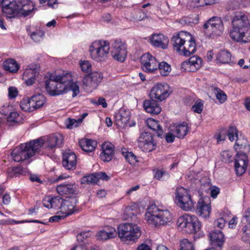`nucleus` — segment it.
I'll return each mask as SVG.
<instances>
[{
    "instance_id": "nucleus-1",
    "label": "nucleus",
    "mask_w": 250,
    "mask_h": 250,
    "mask_svg": "<svg viewBox=\"0 0 250 250\" xmlns=\"http://www.w3.org/2000/svg\"><path fill=\"white\" fill-rule=\"evenodd\" d=\"M45 88L47 93L51 96L61 95L68 91H72L73 97L80 92L79 86L76 83L73 82L70 72L63 73L61 75H52L45 82Z\"/></svg>"
},
{
    "instance_id": "nucleus-2",
    "label": "nucleus",
    "mask_w": 250,
    "mask_h": 250,
    "mask_svg": "<svg viewBox=\"0 0 250 250\" xmlns=\"http://www.w3.org/2000/svg\"><path fill=\"white\" fill-rule=\"evenodd\" d=\"M231 25L232 28L229 34L233 41L244 43L250 42V22L245 12H234Z\"/></svg>"
},
{
    "instance_id": "nucleus-3",
    "label": "nucleus",
    "mask_w": 250,
    "mask_h": 250,
    "mask_svg": "<svg viewBox=\"0 0 250 250\" xmlns=\"http://www.w3.org/2000/svg\"><path fill=\"white\" fill-rule=\"evenodd\" d=\"M1 4L3 14L8 18L26 17L34 9L29 0H2Z\"/></svg>"
},
{
    "instance_id": "nucleus-4",
    "label": "nucleus",
    "mask_w": 250,
    "mask_h": 250,
    "mask_svg": "<svg viewBox=\"0 0 250 250\" xmlns=\"http://www.w3.org/2000/svg\"><path fill=\"white\" fill-rule=\"evenodd\" d=\"M39 140L30 141L28 143L22 144L15 148L11 152V156L15 162H20L38 153L39 147L41 146Z\"/></svg>"
},
{
    "instance_id": "nucleus-5",
    "label": "nucleus",
    "mask_w": 250,
    "mask_h": 250,
    "mask_svg": "<svg viewBox=\"0 0 250 250\" xmlns=\"http://www.w3.org/2000/svg\"><path fill=\"white\" fill-rule=\"evenodd\" d=\"M119 237L123 241H135L141 236L139 227L133 223H122L118 227Z\"/></svg>"
},
{
    "instance_id": "nucleus-6",
    "label": "nucleus",
    "mask_w": 250,
    "mask_h": 250,
    "mask_svg": "<svg viewBox=\"0 0 250 250\" xmlns=\"http://www.w3.org/2000/svg\"><path fill=\"white\" fill-rule=\"evenodd\" d=\"M109 49V43L108 42L95 41L89 46L90 56L96 62H101L107 57Z\"/></svg>"
},
{
    "instance_id": "nucleus-7",
    "label": "nucleus",
    "mask_w": 250,
    "mask_h": 250,
    "mask_svg": "<svg viewBox=\"0 0 250 250\" xmlns=\"http://www.w3.org/2000/svg\"><path fill=\"white\" fill-rule=\"evenodd\" d=\"M203 29L206 36L209 38L220 36L224 29L223 21L220 18L212 17L204 24Z\"/></svg>"
},
{
    "instance_id": "nucleus-8",
    "label": "nucleus",
    "mask_w": 250,
    "mask_h": 250,
    "mask_svg": "<svg viewBox=\"0 0 250 250\" xmlns=\"http://www.w3.org/2000/svg\"><path fill=\"white\" fill-rule=\"evenodd\" d=\"M178 226L188 233H195L200 229L201 225L197 218L194 215L185 214L179 217Z\"/></svg>"
},
{
    "instance_id": "nucleus-9",
    "label": "nucleus",
    "mask_w": 250,
    "mask_h": 250,
    "mask_svg": "<svg viewBox=\"0 0 250 250\" xmlns=\"http://www.w3.org/2000/svg\"><path fill=\"white\" fill-rule=\"evenodd\" d=\"M175 202L180 208L186 211L191 210L194 204L188 190L183 187L176 188Z\"/></svg>"
},
{
    "instance_id": "nucleus-10",
    "label": "nucleus",
    "mask_w": 250,
    "mask_h": 250,
    "mask_svg": "<svg viewBox=\"0 0 250 250\" xmlns=\"http://www.w3.org/2000/svg\"><path fill=\"white\" fill-rule=\"evenodd\" d=\"M41 143V146L39 147L38 153L40 152V148H42L44 150L43 153H51L54 152L56 147H60L62 144L63 139V136L61 134L52 135L48 136L45 141L42 139H38Z\"/></svg>"
},
{
    "instance_id": "nucleus-11",
    "label": "nucleus",
    "mask_w": 250,
    "mask_h": 250,
    "mask_svg": "<svg viewBox=\"0 0 250 250\" xmlns=\"http://www.w3.org/2000/svg\"><path fill=\"white\" fill-rule=\"evenodd\" d=\"M169 85L167 83H157L151 88L150 92L151 99L161 102L169 97L171 93Z\"/></svg>"
},
{
    "instance_id": "nucleus-12",
    "label": "nucleus",
    "mask_w": 250,
    "mask_h": 250,
    "mask_svg": "<svg viewBox=\"0 0 250 250\" xmlns=\"http://www.w3.org/2000/svg\"><path fill=\"white\" fill-rule=\"evenodd\" d=\"M145 219L149 224L154 227L161 226V208L156 205L149 206L145 213Z\"/></svg>"
},
{
    "instance_id": "nucleus-13",
    "label": "nucleus",
    "mask_w": 250,
    "mask_h": 250,
    "mask_svg": "<svg viewBox=\"0 0 250 250\" xmlns=\"http://www.w3.org/2000/svg\"><path fill=\"white\" fill-rule=\"evenodd\" d=\"M111 54L114 60L123 62L127 55L126 46L125 42L120 39L114 40L111 44Z\"/></svg>"
},
{
    "instance_id": "nucleus-14",
    "label": "nucleus",
    "mask_w": 250,
    "mask_h": 250,
    "mask_svg": "<svg viewBox=\"0 0 250 250\" xmlns=\"http://www.w3.org/2000/svg\"><path fill=\"white\" fill-rule=\"evenodd\" d=\"M138 146L144 152H149L156 148L152 135L148 132L142 133L137 140Z\"/></svg>"
},
{
    "instance_id": "nucleus-15",
    "label": "nucleus",
    "mask_w": 250,
    "mask_h": 250,
    "mask_svg": "<svg viewBox=\"0 0 250 250\" xmlns=\"http://www.w3.org/2000/svg\"><path fill=\"white\" fill-rule=\"evenodd\" d=\"M141 62L142 69L148 73H155L158 71V63L156 58L149 53L142 56Z\"/></svg>"
},
{
    "instance_id": "nucleus-16",
    "label": "nucleus",
    "mask_w": 250,
    "mask_h": 250,
    "mask_svg": "<svg viewBox=\"0 0 250 250\" xmlns=\"http://www.w3.org/2000/svg\"><path fill=\"white\" fill-rule=\"evenodd\" d=\"M40 68V65L37 63H31L25 68L22 79L27 85H31L34 83L35 78L39 74Z\"/></svg>"
},
{
    "instance_id": "nucleus-17",
    "label": "nucleus",
    "mask_w": 250,
    "mask_h": 250,
    "mask_svg": "<svg viewBox=\"0 0 250 250\" xmlns=\"http://www.w3.org/2000/svg\"><path fill=\"white\" fill-rule=\"evenodd\" d=\"M102 75L97 72H94L84 77L83 84L87 90H92L97 88L102 79Z\"/></svg>"
},
{
    "instance_id": "nucleus-18",
    "label": "nucleus",
    "mask_w": 250,
    "mask_h": 250,
    "mask_svg": "<svg viewBox=\"0 0 250 250\" xmlns=\"http://www.w3.org/2000/svg\"><path fill=\"white\" fill-rule=\"evenodd\" d=\"M77 200L75 197H66L63 199V203L60 207V212L66 217L73 213L75 211V207Z\"/></svg>"
},
{
    "instance_id": "nucleus-19",
    "label": "nucleus",
    "mask_w": 250,
    "mask_h": 250,
    "mask_svg": "<svg viewBox=\"0 0 250 250\" xmlns=\"http://www.w3.org/2000/svg\"><path fill=\"white\" fill-rule=\"evenodd\" d=\"M202 62L201 58L194 56L183 62L181 63V68L184 71L194 72L201 67Z\"/></svg>"
},
{
    "instance_id": "nucleus-20",
    "label": "nucleus",
    "mask_w": 250,
    "mask_h": 250,
    "mask_svg": "<svg viewBox=\"0 0 250 250\" xmlns=\"http://www.w3.org/2000/svg\"><path fill=\"white\" fill-rule=\"evenodd\" d=\"M211 211V205L209 198L205 197L200 198L197 206V212L198 214L203 218L209 216Z\"/></svg>"
},
{
    "instance_id": "nucleus-21",
    "label": "nucleus",
    "mask_w": 250,
    "mask_h": 250,
    "mask_svg": "<svg viewBox=\"0 0 250 250\" xmlns=\"http://www.w3.org/2000/svg\"><path fill=\"white\" fill-rule=\"evenodd\" d=\"M248 166V157L244 153L237 155L235 160L234 167L236 174L241 176L246 171Z\"/></svg>"
},
{
    "instance_id": "nucleus-22",
    "label": "nucleus",
    "mask_w": 250,
    "mask_h": 250,
    "mask_svg": "<svg viewBox=\"0 0 250 250\" xmlns=\"http://www.w3.org/2000/svg\"><path fill=\"white\" fill-rule=\"evenodd\" d=\"M210 243L214 248H221L225 242L224 235L220 230H213L208 234Z\"/></svg>"
},
{
    "instance_id": "nucleus-23",
    "label": "nucleus",
    "mask_w": 250,
    "mask_h": 250,
    "mask_svg": "<svg viewBox=\"0 0 250 250\" xmlns=\"http://www.w3.org/2000/svg\"><path fill=\"white\" fill-rule=\"evenodd\" d=\"M77 163V157L74 152L68 151L63 153L62 164L66 169L74 170L76 167Z\"/></svg>"
},
{
    "instance_id": "nucleus-24",
    "label": "nucleus",
    "mask_w": 250,
    "mask_h": 250,
    "mask_svg": "<svg viewBox=\"0 0 250 250\" xmlns=\"http://www.w3.org/2000/svg\"><path fill=\"white\" fill-rule=\"evenodd\" d=\"M185 41L181 54L185 56H189L195 52L196 43L194 38L189 33H188Z\"/></svg>"
},
{
    "instance_id": "nucleus-25",
    "label": "nucleus",
    "mask_w": 250,
    "mask_h": 250,
    "mask_svg": "<svg viewBox=\"0 0 250 250\" xmlns=\"http://www.w3.org/2000/svg\"><path fill=\"white\" fill-rule=\"evenodd\" d=\"M117 232L115 229L110 226H105L97 232L96 237L99 240H106L115 237Z\"/></svg>"
},
{
    "instance_id": "nucleus-26",
    "label": "nucleus",
    "mask_w": 250,
    "mask_h": 250,
    "mask_svg": "<svg viewBox=\"0 0 250 250\" xmlns=\"http://www.w3.org/2000/svg\"><path fill=\"white\" fill-rule=\"evenodd\" d=\"M188 33L185 31H181L172 37L171 42L175 50L181 53Z\"/></svg>"
},
{
    "instance_id": "nucleus-27",
    "label": "nucleus",
    "mask_w": 250,
    "mask_h": 250,
    "mask_svg": "<svg viewBox=\"0 0 250 250\" xmlns=\"http://www.w3.org/2000/svg\"><path fill=\"white\" fill-rule=\"evenodd\" d=\"M102 152L100 154L101 159L104 162H109L112 158L114 146L110 142H104L102 145Z\"/></svg>"
},
{
    "instance_id": "nucleus-28",
    "label": "nucleus",
    "mask_w": 250,
    "mask_h": 250,
    "mask_svg": "<svg viewBox=\"0 0 250 250\" xmlns=\"http://www.w3.org/2000/svg\"><path fill=\"white\" fill-rule=\"evenodd\" d=\"M152 45L154 46L166 49L168 44L169 40L167 37L162 34H153L150 39Z\"/></svg>"
},
{
    "instance_id": "nucleus-29",
    "label": "nucleus",
    "mask_w": 250,
    "mask_h": 250,
    "mask_svg": "<svg viewBox=\"0 0 250 250\" xmlns=\"http://www.w3.org/2000/svg\"><path fill=\"white\" fill-rule=\"evenodd\" d=\"M143 106L145 110L150 114H158L161 111V106L156 101L154 100V99L145 100Z\"/></svg>"
},
{
    "instance_id": "nucleus-30",
    "label": "nucleus",
    "mask_w": 250,
    "mask_h": 250,
    "mask_svg": "<svg viewBox=\"0 0 250 250\" xmlns=\"http://www.w3.org/2000/svg\"><path fill=\"white\" fill-rule=\"evenodd\" d=\"M189 129L188 124L186 122L178 124L173 129H171L177 138H183L188 133Z\"/></svg>"
},
{
    "instance_id": "nucleus-31",
    "label": "nucleus",
    "mask_w": 250,
    "mask_h": 250,
    "mask_svg": "<svg viewBox=\"0 0 250 250\" xmlns=\"http://www.w3.org/2000/svg\"><path fill=\"white\" fill-rule=\"evenodd\" d=\"M77 189V185L73 184H62L57 188L58 193L60 195L73 194Z\"/></svg>"
},
{
    "instance_id": "nucleus-32",
    "label": "nucleus",
    "mask_w": 250,
    "mask_h": 250,
    "mask_svg": "<svg viewBox=\"0 0 250 250\" xmlns=\"http://www.w3.org/2000/svg\"><path fill=\"white\" fill-rule=\"evenodd\" d=\"M79 145L83 150L85 152H92L97 146V142L88 139H82L79 142Z\"/></svg>"
},
{
    "instance_id": "nucleus-33",
    "label": "nucleus",
    "mask_w": 250,
    "mask_h": 250,
    "mask_svg": "<svg viewBox=\"0 0 250 250\" xmlns=\"http://www.w3.org/2000/svg\"><path fill=\"white\" fill-rule=\"evenodd\" d=\"M31 105L35 108V110L42 106L45 103V97L42 94L34 95L30 98Z\"/></svg>"
},
{
    "instance_id": "nucleus-34",
    "label": "nucleus",
    "mask_w": 250,
    "mask_h": 250,
    "mask_svg": "<svg viewBox=\"0 0 250 250\" xmlns=\"http://www.w3.org/2000/svg\"><path fill=\"white\" fill-rule=\"evenodd\" d=\"M216 60L220 63H234L233 60H231V55L227 50H222L216 55Z\"/></svg>"
},
{
    "instance_id": "nucleus-35",
    "label": "nucleus",
    "mask_w": 250,
    "mask_h": 250,
    "mask_svg": "<svg viewBox=\"0 0 250 250\" xmlns=\"http://www.w3.org/2000/svg\"><path fill=\"white\" fill-rule=\"evenodd\" d=\"M149 128L156 131L157 135L159 137H162L163 131L159 123L152 118H149L146 121Z\"/></svg>"
},
{
    "instance_id": "nucleus-36",
    "label": "nucleus",
    "mask_w": 250,
    "mask_h": 250,
    "mask_svg": "<svg viewBox=\"0 0 250 250\" xmlns=\"http://www.w3.org/2000/svg\"><path fill=\"white\" fill-rule=\"evenodd\" d=\"M115 117L117 122H121L122 124L125 125L130 120V112L124 109H121L116 114Z\"/></svg>"
},
{
    "instance_id": "nucleus-37",
    "label": "nucleus",
    "mask_w": 250,
    "mask_h": 250,
    "mask_svg": "<svg viewBox=\"0 0 250 250\" xmlns=\"http://www.w3.org/2000/svg\"><path fill=\"white\" fill-rule=\"evenodd\" d=\"M172 220V215L170 211L167 209L161 208V226L170 225Z\"/></svg>"
},
{
    "instance_id": "nucleus-38",
    "label": "nucleus",
    "mask_w": 250,
    "mask_h": 250,
    "mask_svg": "<svg viewBox=\"0 0 250 250\" xmlns=\"http://www.w3.org/2000/svg\"><path fill=\"white\" fill-rule=\"evenodd\" d=\"M3 67L5 70L10 72H16L19 69V65L17 62L13 59H8L4 61Z\"/></svg>"
},
{
    "instance_id": "nucleus-39",
    "label": "nucleus",
    "mask_w": 250,
    "mask_h": 250,
    "mask_svg": "<svg viewBox=\"0 0 250 250\" xmlns=\"http://www.w3.org/2000/svg\"><path fill=\"white\" fill-rule=\"evenodd\" d=\"M210 89L215 94L216 99L221 104L224 103L227 100V95L220 88L211 86L210 87Z\"/></svg>"
},
{
    "instance_id": "nucleus-40",
    "label": "nucleus",
    "mask_w": 250,
    "mask_h": 250,
    "mask_svg": "<svg viewBox=\"0 0 250 250\" xmlns=\"http://www.w3.org/2000/svg\"><path fill=\"white\" fill-rule=\"evenodd\" d=\"M158 70L162 76H167L171 71V68L170 65L165 62H162L158 63Z\"/></svg>"
},
{
    "instance_id": "nucleus-41",
    "label": "nucleus",
    "mask_w": 250,
    "mask_h": 250,
    "mask_svg": "<svg viewBox=\"0 0 250 250\" xmlns=\"http://www.w3.org/2000/svg\"><path fill=\"white\" fill-rule=\"evenodd\" d=\"M98 182L97 173L83 176L81 179V183L83 184H96Z\"/></svg>"
},
{
    "instance_id": "nucleus-42",
    "label": "nucleus",
    "mask_w": 250,
    "mask_h": 250,
    "mask_svg": "<svg viewBox=\"0 0 250 250\" xmlns=\"http://www.w3.org/2000/svg\"><path fill=\"white\" fill-rule=\"evenodd\" d=\"M21 108L26 112H32L35 110V108L31 105V101L30 98L27 100H24L21 102Z\"/></svg>"
},
{
    "instance_id": "nucleus-43",
    "label": "nucleus",
    "mask_w": 250,
    "mask_h": 250,
    "mask_svg": "<svg viewBox=\"0 0 250 250\" xmlns=\"http://www.w3.org/2000/svg\"><path fill=\"white\" fill-rule=\"evenodd\" d=\"M154 177L160 181L167 180L169 177V174L163 169H157L155 171Z\"/></svg>"
},
{
    "instance_id": "nucleus-44",
    "label": "nucleus",
    "mask_w": 250,
    "mask_h": 250,
    "mask_svg": "<svg viewBox=\"0 0 250 250\" xmlns=\"http://www.w3.org/2000/svg\"><path fill=\"white\" fill-rule=\"evenodd\" d=\"M180 247L179 250H195L192 243L187 239L181 241Z\"/></svg>"
},
{
    "instance_id": "nucleus-45",
    "label": "nucleus",
    "mask_w": 250,
    "mask_h": 250,
    "mask_svg": "<svg viewBox=\"0 0 250 250\" xmlns=\"http://www.w3.org/2000/svg\"><path fill=\"white\" fill-rule=\"evenodd\" d=\"M125 160L130 165H134L137 162L136 156L131 152H123Z\"/></svg>"
},
{
    "instance_id": "nucleus-46",
    "label": "nucleus",
    "mask_w": 250,
    "mask_h": 250,
    "mask_svg": "<svg viewBox=\"0 0 250 250\" xmlns=\"http://www.w3.org/2000/svg\"><path fill=\"white\" fill-rule=\"evenodd\" d=\"M82 123V119H69L65 122V125L67 128L72 129L78 127Z\"/></svg>"
},
{
    "instance_id": "nucleus-47",
    "label": "nucleus",
    "mask_w": 250,
    "mask_h": 250,
    "mask_svg": "<svg viewBox=\"0 0 250 250\" xmlns=\"http://www.w3.org/2000/svg\"><path fill=\"white\" fill-rule=\"evenodd\" d=\"M242 239L244 241H247L250 239V224L245 225L242 228Z\"/></svg>"
},
{
    "instance_id": "nucleus-48",
    "label": "nucleus",
    "mask_w": 250,
    "mask_h": 250,
    "mask_svg": "<svg viewBox=\"0 0 250 250\" xmlns=\"http://www.w3.org/2000/svg\"><path fill=\"white\" fill-rule=\"evenodd\" d=\"M203 102L201 100L199 99L192 106L191 109L194 112L201 113L203 109Z\"/></svg>"
},
{
    "instance_id": "nucleus-49",
    "label": "nucleus",
    "mask_w": 250,
    "mask_h": 250,
    "mask_svg": "<svg viewBox=\"0 0 250 250\" xmlns=\"http://www.w3.org/2000/svg\"><path fill=\"white\" fill-rule=\"evenodd\" d=\"M63 199L59 196L51 198L52 208L60 209V207L63 203Z\"/></svg>"
},
{
    "instance_id": "nucleus-50",
    "label": "nucleus",
    "mask_w": 250,
    "mask_h": 250,
    "mask_svg": "<svg viewBox=\"0 0 250 250\" xmlns=\"http://www.w3.org/2000/svg\"><path fill=\"white\" fill-rule=\"evenodd\" d=\"M21 117L19 114L17 112H11L10 115L7 117V122L8 123H18L21 121Z\"/></svg>"
},
{
    "instance_id": "nucleus-51",
    "label": "nucleus",
    "mask_w": 250,
    "mask_h": 250,
    "mask_svg": "<svg viewBox=\"0 0 250 250\" xmlns=\"http://www.w3.org/2000/svg\"><path fill=\"white\" fill-rule=\"evenodd\" d=\"M228 136L229 140L231 142L233 141L235 138H237L238 132L236 128L234 126H230L228 132Z\"/></svg>"
},
{
    "instance_id": "nucleus-52",
    "label": "nucleus",
    "mask_w": 250,
    "mask_h": 250,
    "mask_svg": "<svg viewBox=\"0 0 250 250\" xmlns=\"http://www.w3.org/2000/svg\"><path fill=\"white\" fill-rule=\"evenodd\" d=\"M222 161L225 163H229L232 161V153L229 150H225L221 153Z\"/></svg>"
},
{
    "instance_id": "nucleus-53",
    "label": "nucleus",
    "mask_w": 250,
    "mask_h": 250,
    "mask_svg": "<svg viewBox=\"0 0 250 250\" xmlns=\"http://www.w3.org/2000/svg\"><path fill=\"white\" fill-rule=\"evenodd\" d=\"M44 36V33L41 31H37L30 34L31 38L35 42H39L42 40Z\"/></svg>"
},
{
    "instance_id": "nucleus-54",
    "label": "nucleus",
    "mask_w": 250,
    "mask_h": 250,
    "mask_svg": "<svg viewBox=\"0 0 250 250\" xmlns=\"http://www.w3.org/2000/svg\"><path fill=\"white\" fill-rule=\"evenodd\" d=\"M82 70L84 72H88L91 70V64L89 62L84 61L80 62Z\"/></svg>"
},
{
    "instance_id": "nucleus-55",
    "label": "nucleus",
    "mask_w": 250,
    "mask_h": 250,
    "mask_svg": "<svg viewBox=\"0 0 250 250\" xmlns=\"http://www.w3.org/2000/svg\"><path fill=\"white\" fill-rule=\"evenodd\" d=\"M92 234L90 231H83L79 233L77 236L78 241L83 242L84 239L89 237Z\"/></svg>"
},
{
    "instance_id": "nucleus-56",
    "label": "nucleus",
    "mask_w": 250,
    "mask_h": 250,
    "mask_svg": "<svg viewBox=\"0 0 250 250\" xmlns=\"http://www.w3.org/2000/svg\"><path fill=\"white\" fill-rule=\"evenodd\" d=\"M226 221L223 218H219L216 219L213 223L214 228H217L220 229H223L225 225Z\"/></svg>"
},
{
    "instance_id": "nucleus-57",
    "label": "nucleus",
    "mask_w": 250,
    "mask_h": 250,
    "mask_svg": "<svg viewBox=\"0 0 250 250\" xmlns=\"http://www.w3.org/2000/svg\"><path fill=\"white\" fill-rule=\"evenodd\" d=\"M22 169L20 167H15L11 169L9 172V176L13 177L16 176L17 174H21L22 173Z\"/></svg>"
},
{
    "instance_id": "nucleus-58",
    "label": "nucleus",
    "mask_w": 250,
    "mask_h": 250,
    "mask_svg": "<svg viewBox=\"0 0 250 250\" xmlns=\"http://www.w3.org/2000/svg\"><path fill=\"white\" fill-rule=\"evenodd\" d=\"M18 95V90L16 88L10 87L8 88V96L10 98H15Z\"/></svg>"
},
{
    "instance_id": "nucleus-59",
    "label": "nucleus",
    "mask_w": 250,
    "mask_h": 250,
    "mask_svg": "<svg viewBox=\"0 0 250 250\" xmlns=\"http://www.w3.org/2000/svg\"><path fill=\"white\" fill-rule=\"evenodd\" d=\"M210 196L213 198H215L220 193V189L216 186L211 187L210 188Z\"/></svg>"
},
{
    "instance_id": "nucleus-60",
    "label": "nucleus",
    "mask_w": 250,
    "mask_h": 250,
    "mask_svg": "<svg viewBox=\"0 0 250 250\" xmlns=\"http://www.w3.org/2000/svg\"><path fill=\"white\" fill-rule=\"evenodd\" d=\"M42 203L45 207L48 208H52L51 198L50 197H47L44 198L42 200Z\"/></svg>"
},
{
    "instance_id": "nucleus-61",
    "label": "nucleus",
    "mask_w": 250,
    "mask_h": 250,
    "mask_svg": "<svg viewBox=\"0 0 250 250\" xmlns=\"http://www.w3.org/2000/svg\"><path fill=\"white\" fill-rule=\"evenodd\" d=\"M175 135L173 132H169L166 134L165 139L167 143H172L174 141Z\"/></svg>"
},
{
    "instance_id": "nucleus-62",
    "label": "nucleus",
    "mask_w": 250,
    "mask_h": 250,
    "mask_svg": "<svg viewBox=\"0 0 250 250\" xmlns=\"http://www.w3.org/2000/svg\"><path fill=\"white\" fill-rule=\"evenodd\" d=\"M97 175L98 181H99L100 179L107 181L109 179L107 175L105 172H104L97 173Z\"/></svg>"
},
{
    "instance_id": "nucleus-63",
    "label": "nucleus",
    "mask_w": 250,
    "mask_h": 250,
    "mask_svg": "<svg viewBox=\"0 0 250 250\" xmlns=\"http://www.w3.org/2000/svg\"><path fill=\"white\" fill-rule=\"evenodd\" d=\"M237 223V217L234 216L229 223V228L234 229L235 228Z\"/></svg>"
},
{
    "instance_id": "nucleus-64",
    "label": "nucleus",
    "mask_w": 250,
    "mask_h": 250,
    "mask_svg": "<svg viewBox=\"0 0 250 250\" xmlns=\"http://www.w3.org/2000/svg\"><path fill=\"white\" fill-rule=\"evenodd\" d=\"M137 250H151V248L149 245L142 243L138 246Z\"/></svg>"
}]
</instances>
